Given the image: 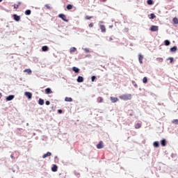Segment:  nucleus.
<instances>
[{
    "instance_id": "8",
    "label": "nucleus",
    "mask_w": 178,
    "mask_h": 178,
    "mask_svg": "<svg viewBox=\"0 0 178 178\" xmlns=\"http://www.w3.org/2000/svg\"><path fill=\"white\" fill-rule=\"evenodd\" d=\"M143 59H144V56L143 54H138L139 63L143 64Z\"/></svg>"
},
{
    "instance_id": "13",
    "label": "nucleus",
    "mask_w": 178,
    "mask_h": 178,
    "mask_svg": "<svg viewBox=\"0 0 178 178\" xmlns=\"http://www.w3.org/2000/svg\"><path fill=\"white\" fill-rule=\"evenodd\" d=\"M72 70L75 73H80V69H79L77 67H73Z\"/></svg>"
},
{
    "instance_id": "28",
    "label": "nucleus",
    "mask_w": 178,
    "mask_h": 178,
    "mask_svg": "<svg viewBox=\"0 0 178 178\" xmlns=\"http://www.w3.org/2000/svg\"><path fill=\"white\" fill-rule=\"evenodd\" d=\"M24 73H28V74H31V70L30 69H26L24 70Z\"/></svg>"
},
{
    "instance_id": "44",
    "label": "nucleus",
    "mask_w": 178,
    "mask_h": 178,
    "mask_svg": "<svg viewBox=\"0 0 178 178\" xmlns=\"http://www.w3.org/2000/svg\"><path fill=\"white\" fill-rule=\"evenodd\" d=\"M113 39L112 38H109V41H112Z\"/></svg>"
},
{
    "instance_id": "36",
    "label": "nucleus",
    "mask_w": 178,
    "mask_h": 178,
    "mask_svg": "<svg viewBox=\"0 0 178 178\" xmlns=\"http://www.w3.org/2000/svg\"><path fill=\"white\" fill-rule=\"evenodd\" d=\"M45 8H47V9H51V6H49V4H46L44 5Z\"/></svg>"
},
{
    "instance_id": "49",
    "label": "nucleus",
    "mask_w": 178,
    "mask_h": 178,
    "mask_svg": "<svg viewBox=\"0 0 178 178\" xmlns=\"http://www.w3.org/2000/svg\"><path fill=\"white\" fill-rule=\"evenodd\" d=\"M0 2H2V0H0Z\"/></svg>"
},
{
    "instance_id": "33",
    "label": "nucleus",
    "mask_w": 178,
    "mask_h": 178,
    "mask_svg": "<svg viewBox=\"0 0 178 178\" xmlns=\"http://www.w3.org/2000/svg\"><path fill=\"white\" fill-rule=\"evenodd\" d=\"M85 19L86 20H90V19H92V17H90V16L87 15V16H86Z\"/></svg>"
},
{
    "instance_id": "2",
    "label": "nucleus",
    "mask_w": 178,
    "mask_h": 178,
    "mask_svg": "<svg viewBox=\"0 0 178 178\" xmlns=\"http://www.w3.org/2000/svg\"><path fill=\"white\" fill-rule=\"evenodd\" d=\"M58 17H60V19H62L63 22H66V23L69 22V19H66V16L65 15V14H59Z\"/></svg>"
},
{
    "instance_id": "41",
    "label": "nucleus",
    "mask_w": 178,
    "mask_h": 178,
    "mask_svg": "<svg viewBox=\"0 0 178 178\" xmlns=\"http://www.w3.org/2000/svg\"><path fill=\"white\" fill-rule=\"evenodd\" d=\"M45 104H46V105H49V104H51V102L49 101H46Z\"/></svg>"
},
{
    "instance_id": "17",
    "label": "nucleus",
    "mask_w": 178,
    "mask_h": 178,
    "mask_svg": "<svg viewBox=\"0 0 178 178\" xmlns=\"http://www.w3.org/2000/svg\"><path fill=\"white\" fill-rule=\"evenodd\" d=\"M77 49L76 47H71L70 49V54H73V52H76Z\"/></svg>"
},
{
    "instance_id": "40",
    "label": "nucleus",
    "mask_w": 178,
    "mask_h": 178,
    "mask_svg": "<svg viewBox=\"0 0 178 178\" xmlns=\"http://www.w3.org/2000/svg\"><path fill=\"white\" fill-rule=\"evenodd\" d=\"M169 59H170V63H172L173 62V58L171 57Z\"/></svg>"
},
{
    "instance_id": "25",
    "label": "nucleus",
    "mask_w": 178,
    "mask_h": 178,
    "mask_svg": "<svg viewBox=\"0 0 178 178\" xmlns=\"http://www.w3.org/2000/svg\"><path fill=\"white\" fill-rule=\"evenodd\" d=\"M164 44L166 47H168V46L170 45V42L169 40H166L164 41Z\"/></svg>"
},
{
    "instance_id": "38",
    "label": "nucleus",
    "mask_w": 178,
    "mask_h": 178,
    "mask_svg": "<svg viewBox=\"0 0 178 178\" xmlns=\"http://www.w3.org/2000/svg\"><path fill=\"white\" fill-rule=\"evenodd\" d=\"M172 123H175L176 124H178V120H172Z\"/></svg>"
},
{
    "instance_id": "4",
    "label": "nucleus",
    "mask_w": 178,
    "mask_h": 178,
    "mask_svg": "<svg viewBox=\"0 0 178 178\" xmlns=\"http://www.w3.org/2000/svg\"><path fill=\"white\" fill-rule=\"evenodd\" d=\"M97 149H102V148H104V142L102 140L99 143V144L97 145Z\"/></svg>"
},
{
    "instance_id": "34",
    "label": "nucleus",
    "mask_w": 178,
    "mask_h": 178,
    "mask_svg": "<svg viewBox=\"0 0 178 178\" xmlns=\"http://www.w3.org/2000/svg\"><path fill=\"white\" fill-rule=\"evenodd\" d=\"M83 51L86 52V54H88V52H90V49L87 48L83 49Z\"/></svg>"
},
{
    "instance_id": "14",
    "label": "nucleus",
    "mask_w": 178,
    "mask_h": 178,
    "mask_svg": "<svg viewBox=\"0 0 178 178\" xmlns=\"http://www.w3.org/2000/svg\"><path fill=\"white\" fill-rule=\"evenodd\" d=\"M15 98V95H9L8 97H6V101H12Z\"/></svg>"
},
{
    "instance_id": "19",
    "label": "nucleus",
    "mask_w": 178,
    "mask_h": 178,
    "mask_svg": "<svg viewBox=\"0 0 178 178\" xmlns=\"http://www.w3.org/2000/svg\"><path fill=\"white\" fill-rule=\"evenodd\" d=\"M52 172H58V166L56 165H54L51 168Z\"/></svg>"
},
{
    "instance_id": "7",
    "label": "nucleus",
    "mask_w": 178,
    "mask_h": 178,
    "mask_svg": "<svg viewBox=\"0 0 178 178\" xmlns=\"http://www.w3.org/2000/svg\"><path fill=\"white\" fill-rule=\"evenodd\" d=\"M13 16V19H14V20H15V22H20V16H19L16 14H14Z\"/></svg>"
},
{
    "instance_id": "1",
    "label": "nucleus",
    "mask_w": 178,
    "mask_h": 178,
    "mask_svg": "<svg viewBox=\"0 0 178 178\" xmlns=\"http://www.w3.org/2000/svg\"><path fill=\"white\" fill-rule=\"evenodd\" d=\"M119 98L122 101H130V99H131V95L130 94L122 95L119 96Z\"/></svg>"
},
{
    "instance_id": "15",
    "label": "nucleus",
    "mask_w": 178,
    "mask_h": 178,
    "mask_svg": "<svg viewBox=\"0 0 178 178\" xmlns=\"http://www.w3.org/2000/svg\"><path fill=\"white\" fill-rule=\"evenodd\" d=\"M51 155H52V154L48 152L47 154H44L42 155V158L45 159V158H47V156H51Z\"/></svg>"
},
{
    "instance_id": "5",
    "label": "nucleus",
    "mask_w": 178,
    "mask_h": 178,
    "mask_svg": "<svg viewBox=\"0 0 178 178\" xmlns=\"http://www.w3.org/2000/svg\"><path fill=\"white\" fill-rule=\"evenodd\" d=\"M24 95L26 96L29 99H31V98H33V94L30 92H25Z\"/></svg>"
},
{
    "instance_id": "22",
    "label": "nucleus",
    "mask_w": 178,
    "mask_h": 178,
    "mask_svg": "<svg viewBox=\"0 0 178 178\" xmlns=\"http://www.w3.org/2000/svg\"><path fill=\"white\" fill-rule=\"evenodd\" d=\"M172 22H173L174 24H178V19H177V17H174L172 19Z\"/></svg>"
},
{
    "instance_id": "47",
    "label": "nucleus",
    "mask_w": 178,
    "mask_h": 178,
    "mask_svg": "<svg viewBox=\"0 0 178 178\" xmlns=\"http://www.w3.org/2000/svg\"><path fill=\"white\" fill-rule=\"evenodd\" d=\"M58 112H62V110L59 109L58 110Z\"/></svg>"
},
{
    "instance_id": "31",
    "label": "nucleus",
    "mask_w": 178,
    "mask_h": 178,
    "mask_svg": "<svg viewBox=\"0 0 178 178\" xmlns=\"http://www.w3.org/2000/svg\"><path fill=\"white\" fill-rule=\"evenodd\" d=\"M155 17H156V15H155V14L154 13L150 14L149 19H155Z\"/></svg>"
},
{
    "instance_id": "23",
    "label": "nucleus",
    "mask_w": 178,
    "mask_h": 178,
    "mask_svg": "<svg viewBox=\"0 0 178 178\" xmlns=\"http://www.w3.org/2000/svg\"><path fill=\"white\" fill-rule=\"evenodd\" d=\"M143 83H144V84H147V83H148V79L147 78V76H145L143 79Z\"/></svg>"
},
{
    "instance_id": "16",
    "label": "nucleus",
    "mask_w": 178,
    "mask_h": 178,
    "mask_svg": "<svg viewBox=\"0 0 178 178\" xmlns=\"http://www.w3.org/2000/svg\"><path fill=\"white\" fill-rule=\"evenodd\" d=\"M170 52H176L177 51V47L174 46L170 49Z\"/></svg>"
},
{
    "instance_id": "24",
    "label": "nucleus",
    "mask_w": 178,
    "mask_h": 178,
    "mask_svg": "<svg viewBox=\"0 0 178 178\" xmlns=\"http://www.w3.org/2000/svg\"><path fill=\"white\" fill-rule=\"evenodd\" d=\"M67 9L68 10H70L73 9V5H72V4L67 5Z\"/></svg>"
},
{
    "instance_id": "46",
    "label": "nucleus",
    "mask_w": 178,
    "mask_h": 178,
    "mask_svg": "<svg viewBox=\"0 0 178 178\" xmlns=\"http://www.w3.org/2000/svg\"><path fill=\"white\" fill-rule=\"evenodd\" d=\"M113 27V26H112V25H111V26H109V28H110V29H112Z\"/></svg>"
},
{
    "instance_id": "26",
    "label": "nucleus",
    "mask_w": 178,
    "mask_h": 178,
    "mask_svg": "<svg viewBox=\"0 0 178 178\" xmlns=\"http://www.w3.org/2000/svg\"><path fill=\"white\" fill-rule=\"evenodd\" d=\"M97 102L99 103V104H101V103H102V102H104V98H102V97H98L97 98Z\"/></svg>"
},
{
    "instance_id": "6",
    "label": "nucleus",
    "mask_w": 178,
    "mask_h": 178,
    "mask_svg": "<svg viewBox=\"0 0 178 178\" xmlns=\"http://www.w3.org/2000/svg\"><path fill=\"white\" fill-rule=\"evenodd\" d=\"M110 99L112 104H115V102H118V101H119V99L118 97H111Z\"/></svg>"
},
{
    "instance_id": "3",
    "label": "nucleus",
    "mask_w": 178,
    "mask_h": 178,
    "mask_svg": "<svg viewBox=\"0 0 178 178\" xmlns=\"http://www.w3.org/2000/svg\"><path fill=\"white\" fill-rule=\"evenodd\" d=\"M149 30H150V31H158V30H159V26H155V25H152L150 27Z\"/></svg>"
},
{
    "instance_id": "37",
    "label": "nucleus",
    "mask_w": 178,
    "mask_h": 178,
    "mask_svg": "<svg viewBox=\"0 0 178 178\" xmlns=\"http://www.w3.org/2000/svg\"><path fill=\"white\" fill-rule=\"evenodd\" d=\"M14 9H19V5L15 4L14 5Z\"/></svg>"
},
{
    "instance_id": "42",
    "label": "nucleus",
    "mask_w": 178,
    "mask_h": 178,
    "mask_svg": "<svg viewBox=\"0 0 178 178\" xmlns=\"http://www.w3.org/2000/svg\"><path fill=\"white\" fill-rule=\"evenodd\" d=\"M10 158H12V159H14L15 156H13V154L10 155Z\"/></svg>"
},
{
    "instance_id": "32",
    "label": "nucleus",
    "mask_w": 178,
    "mask_h": 178,
    "mask_svg": "<svg viewBox=\"0 0 178 178\" xmlns=\"http://www.w3.org/2000/svg\"><path fill=\"white\" fill-rule=\"evenodd\" d=\"M44 104V99H39V105H42Z\"/></svg>"
},
{
    "instance_id": "18",
    "label": "nucleus",
    "mask_w": 178,
    "mask_h": 178,
    "mask_svg": "<svg viewBox=\"0 0 178 178\" xmlns=\"http://www.w3.org/2000/svg\"><path fill=\"white\" fill-rule=\"evenodd\" d=\"M161 144L162 147H165L166 146V140H165V139L161 140Z\"/></svg>"
},
{
    "instance_id": "30",
    "label": "nucleus",
    "mask_w": 178,
    "mask_h": 178,
    "mask_svg": "<svg viewBox=\"0 0 178 178\" xmlns=\"http://www.w3.org/2000/svg\"><path fill=\"white\" fill-rule=\"evenodd\" d=\"M147 5H154V1L152 0H147Z\"/></svg>"
},
{
    "instance_id": "12",
    "label": "nucleus",
    "mask_w": 178,
    "mask_h": 178,
    "mask_svg": "<svg viewBox=\"0 0 178 178\" xmlns=\"http://www.w3.org/2000/svg\"><path fill=\"white\" fill-rule=\"evenodd\" d=\"M42 51L43 52H47V51H49V47H48V46H43L42 47Z\"/></svg>"
},
{
    "instance_id": "29",
    "label": "nucleus",
    "mask_w": 178,
    "mask_h": 178,
    "mask_svg": "<svg viewBox=\"0 0 178 178\" xmlns=\"http://www.w3.org/2000/svg\"><path fill=\"white\" fill-rule=\"evenodd\" d=\"M141 128V124L137 123L135 124V129H140Z\"/></svg>"
},
{
    "instance_id": "39",
    "label": "nucleus",
    "mask_w": 178,
    "mask_h": 178,
    "mask_svg": "<svg viewBox=\"0 0 178 178\" xmlns=\"http://www.w3.org/2000/svg\"><path fill=\"white\" fill-rule=\"evenodd\" d=\"M89 27H90V28L94 27V24L93 23H90L89 24Z\"/></svg>"
},
{
    "instance_id": "48",
    "label": "nucleus",
    "mask_w": 178,
    "mask_h": 178,
    "mask_svg": "<svg viewBox=\"0 0 178 178\" xmlns=\"http://www.w3.org/2000/svg\"><path fill=\"white\" fill-rule=\"evenodd\" d=\"M103 1H104V2H106V0H103Z\"/></svg>"
},
{
    "instance_id": "45",
    "label": "nucleus",
    "mask_w": 178,
    "mask_h": 178,
    "mask_svg": "<svg viewBox=\"0 0 178 178\" xmlns=\"http://www.w3.org/2000/svg\"><path fill=\"white\" fill-rule=\"evenodd\" d=\"M2 98V93H0V99Z\"/></svg>"
},
{
    "instance_id": "43",
    "label": "nucleus",
    "mask_w": 178,
    "mask_h": 178,
    "mask_svg": "<svg viewBox=\"0 0 178 178\" xmlns=\"http://www.w3.org/2000/svg\"><path fill=\"white\" fill-rule=\"evenodd\" d=\"M17 5H18V6L22 5V3L20 1H19Z\"/></svg>"
},
{
    "instance_id": "20",
    "label": "nucleus",
    "mask_w": 178,
    "mask_h": 178,
    "mask_svg": "<svg viewBox=\"0 0 178 178\" xmlns=\"http://www.w3.org/2000/svg\"><path fill=\"white\" fill-rule=\"evenodd\" d=\"M65 101H66V102H72L73 99H72V97H65Z\"/></svg>"
},
{
    "instance_id": "11",
    "label": "nucleus",
    "mask_w": 178,
    "mask_h": 178,
    "mask_svg": "<svg viewBox=\"0 0 178 178\" xmlns=\"http://www.w3.org/2000/svg\"><path fill=\"white\" fill-rule=\"evenodd\" d=\"M100 30L102 33H106V28L104 26V25H100Z\"/></svg>"
},
{
    "instance_id": "35",
    "label": "nucleus",
    "mask_w": 178,
    "mask_h": 178,
    "mask_svg": "<svg viewBox=\"0 0 178 178\" xmlns=\"http://www.w3.org/2000/svg\"><path fill=\"white\" fill-rule=\"evenodd\" d=\"M96 79H97V76H92L91 77L92 81H95Z\"/></svg>"
},
{
    "instance_id": "9",
    "label": "nucleus",
    "mask_w": 178,
    "mask_h": 178,
    "mask_svg": "<svg viewBox=\"0 0 178 178\" xmlns=\"http://www.w3.org/2000/svg\"><path fill=\"white\" fill-rule=\"evenodd\" d=\"M76 81L78 83H83V81H84V78H83V76H78Z\"/></svg>"
},
{
    "instance_id": "21",
    "label": "nucleus",
    "mask_w": 178,
    "mask_h": 178,
    "mask_svg": "<svg viewBox=\"0 0 178 178\" xmlns=\"http://www.w3.org/2000/svg\"><path fill=\"white\" fill-rule=\"evenodd\" d=\"M153 145L154 147H155V148H158V147H159V142L158 141L154 142Z\"/></svg>"
},
{
    "instance_id": "10",
    "label": "nucleus",
    "mask_w": 178,
    "mask_h": 178,
    "mask_svg": "<svg viewBox=\"0 0 178 178\" xmlns=\"http://www.w3.org/2000/svg\"><path fill=\"white\" fill-rule=\"evenodd\" d=\"M44 92L45 94L49 95V94H52V90H51V88H47L44 90Z\"/></svg>"
},
{
    "instance_id": "27",
    "label": "nucleus",
    "mask_w": 178,
    "mask_h": 178,
    "mask_svg": "<svg viewBox=\"0 0 178 178\" xmlns=\"http://www.w3.org/2000/svg\"><path fill=\"white\" fill-rule=\"evenodd\" d=\"M25 15H26V16H29V15H31V10H26L25 11Z\"/></svg>"
}]
</instances>
